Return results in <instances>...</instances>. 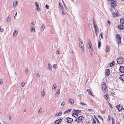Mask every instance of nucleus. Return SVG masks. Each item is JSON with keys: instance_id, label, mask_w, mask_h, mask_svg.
Listing matches in <instances>:
<instances>
[{"instance_id": "obj_21", "label": "nucleus", "mask_w": 124, "mask_h": 124, "mask_svg": "<svg viewBox=\"0 0 124 124\" xmlns=\"http://www.w3.org/2000/svg\"><path fill=\"white\" fill-rule=\"evenodd\" d=\"M59 6L61 10H63V8L61 3H60L59 4Z\"/></svg>"}, {"instance_id": "obj_15", "label": "nucleus", "mask_w": 124, "mask_h": 124, "mask_svg": "<svg viewBox=\"0 0 124 124\" xmlns=\"http://www.w3.org/2000/svg\"><path fill=\"white\" fill-rule=\"evenodd\" d=\"M35 5H36V7L37 8V10L38 11L40 10V8H39V6L38 3L37 2H36L35 3Z\"/></svg>"}, {"instance_id": "obj_29", "label": "nucleus", "mask_w": 124, "mask_h": 124, "mask_svg": "<svg viewBox=\"0 0 124 124\" xmlns=\"http://www.w3.org/2000/svg\"><path fill=\"white\" fill-rule=\"evenodd\" d=\"M62 0V1L63 2V4L64 7H65V9L66 10H67V11H68V8L66 7V5H65V4L64 2V1H63V0Z\"/></svg>"}, {"instance_id": "obj_49", "label": "nucleus", "mask_w": 124, "mask_h": 124, "mask_svg": "<svg viewBox=\"0 0 124 124\" xmlns=\"http://www.w3.org/2000/svg\"><path fill=\"white\" fill-rule=\"evenodd\" d=\"M99 32V31H95L96 34V35L97 36H98Z\"/></svg>"}, {"instance_id": "obj_11", "label": "nucleus", "mask_w": 124, "mask_h": 124, "mask_svg": "<svg viewBox=\"0 0 124 124\" xmlns=\"http://www.w3.org/2000/svg\"><path fill=\"white\" fill-rule=\"evenodd\" d=\"M109 74V70L108 69H107L105 71V75L106 76H108Z\"/></svg>"}, {"instance_id": "obj_39", "label": "nucleus", "mask_w": 124, "mask_h": 124, "mask_svg": "<svg viewBox=\"0 0 124 124\" xmlns=\"http://www.w3.org/2000/svg\"><path fill=\"white\" fill-rule=\"evenodd\" d=\"M94 117L95 119H96V120L97 121V122L99 124L100 123V122H99V120H98V119L97 117L96 116H94Z\"/></svg>"}, {"instance_id": "obj_44", "label": "nucleus", "mask_w": 124, "mask_h": 124, "mask_svg": "<svg viewBox=\"0 0 124 124\" xmlns=\"http://www.w3.org/2000/svg\"><path fill=\"white\" fill-rule=\"evenodd\" d=\"M80 104H82V105H86V104L84 103L83 102H81L80 103Z\"/></svg>"}, {"instance_id": "obj_54", "label": "nucleus", "mask_w": 124, "mask_h": 124, "mask_svg": "<svg viewBox=\"0 0 124 124\" xmlns=\"http://www.w3.org/2000/svg\"><path fill=\"white\" fill-rule=\"evenodd\" d=\"M81 52L83 53L84 52V48H83V47L82 48H81Z\"/></svg>"}, {"instance_id": "obj_60", "label": "nucleus", "mask_w": 124, "mask_h": 124, "mask_svg": "<svg viewBox=\"0 0 124 124\" xmlns=\"http://www.w3.org/2000/svg\"><path fill=\"white\" fill-rule=\"evenodd\" d=\"M2 124H7L6 122L4 121H2Z\"/></svg>"}, {"instance_id": "obj_6", "label": "nucleus", "mask_w": 124, "mask_h": 124, "mask_svg": "<svg viewBox=\"0 0 124 124\" xmlns=\"http://www.w3.org/2000/svg\"><path fill=\"white\" fill-rule=\"evenodd\" d=\"M18 3V1L17 0H14L13 4L12 7L14 8H15L16 6L17 5Z\"/></svg>"}, {"instance_id": "obj_45", "label": "nucleus", "mask_w": 124, "mask_h": 124, "mask_svg": "<svg viewBox=\"0 0 124 124\" xmlns=\"http://www.w3.org/2000/svg\"><path fill=\"white\" fill-rule=\"evenodd\" d=\"M53 67L55 69H56L57 67V65L56 64H54L53 65Z\"/></svg>"}, {"instance_id": "obj_8", "label": "nucleus", "mask_w": 124, "mask_h": 124, "mask_svg": "<svg viewBox=\"0 0 124 124\" xmlns=\"http://www.w3.org/2000/svg\"><path fill=\"white\" fill-rule=\"evenodd\" d=\"M119 70L120 72L122 73L124 72V67L123 66H121L119 69Z\"/></svg>"}, {"instance_id": "obj_7", "label": "nucleus", "mask_w": 124, "mask_h": 124, "mask_svg": "<svg viewBox=\"0 0 124 124\" xmlns=\"http://www.w3.org/2000/svg\"><path fill=\"white\" fill-rule=\"evenodd\" d=\"M66 119L67 120V122L68 123H70L73 121V119L70 117H67Z\"/></svg>"}, {"instance_id": "obj_4", "label": "nucleus", "mask_w": 124, "mask_h": 124, "mask_svg": "<svg viewBox=\"0 0 124 124\" xmlns=\"http://www.w3.org/2000/svg\"><path fill=\"white\" fill-rule=\"evenodd\" d=\"M88 45L89 46L88 47V49L90 52H91L92 51V46L91 44V43L90 41L89 42Z\"/></svg>"}, {"instance_id": "obj_20", "label": "nucleus", "mask_w": 124, "mask_h": 124, "mask_svg": "<svg viewBox=\"0 0 124 124\" xmlns=\"http://www.w3.org/2000/svg\"><path fill=\"white\" fill-rule=\"evenodd\" d=\"M71 111V109H68L67 110H66L64 112V114H65L68 113L69 112H70Z\"/></svg>"}, {"instance_id": "obj_57", "label": "nucleus", "mask_w": 124, "mask_h": 124, "mask_svg": "<svg viewBox=\"0 0 124 124\" xmlns=\"http://www.w3.org/2000/svg\"><path fill=\"white\" fill-rule=\"evenodd\" d=\"M108 105L110 106L111 108H112L113 107H112V106L111 105L110 103H109L108 104Z\"/></svg>"}, {"instance_id": "obj_51", "label": "nucleus", "mask_w": 124, "mask_h": 124, "mask_svg": "<svg viewBox=\"0 0 124 124\" xmlns=\"http://www.w3.org/2000/svg\"><path fill=\"white\" fill-rule=\"evenodd\" d=\"M45 8L46 9H48L49 8V6L47 5H46L45 6Z\"/></svg>"}, {"instance_id": "obj_2", "label": "nucleus", "mask_w": 124, "mask_h": 124, "mask_svg": "<svg viewBox=\"0 0 124 124\" xmlns=\"http://www.w3.org/2000/svg\"><path fill=\"white\" fill-rule=\"evenodd\" d=\"M116 37L118 44L121 43V38L120 35L118 34L116 35Z\"/></svg>"}, {"instance_id": "obj_1", "label": "nucleus", "mask_w": 124, "mask_h": 124, "mask_svg": "<svg viewBox=\"0 0 124 124\" xmlns=\"http://www.w3.org/2000/svg\"><path fill=\"white\" fill-rule=\"evenodd\" d=\"M123 61V58L121 56L119 57L117 59V63L119 64H121L122 63Z\"/></svg>"}, {"instance_id": "obj_23", "label": "nucleus", "mask_w": 124, "mask_h": 124, "mask_svg": "<svg viewBox=\"0 0 124 124\" xmlns=\"http://www.w3.org/2000/svg\"><path fill=\"white\" fill-rule=\"evenodd\" d=\"M94 26H93L94 27V29L95 30V31H99V29L98 28V27L97 26H96L95 25H94Z\"/></svg>"}, {"instance_id": "obj_35", "label": "nucleus", "mask_w": 124, "mask_h": 124, "mask_svg": "<svg viewBox=\"0 0 124 124\" xmlns=\"http://www.w3.org/2000/svg\"><path fill=\"white\" fill-rule=\"evenodd\" d=\"M61 122L56 120L54 123V124H59Z\"/></svg>"}, {"instance_id": "obj_47", "label": "nucleus", "mask_w": 124, "mask_h": 124, "mask_svg": "<svg viewBox=\"0 0 124 124\" xmlns=\"http://www.w3.org/2000/svg\"><path fill=\"white\" fill-rule=\"evenodd\" d=\"M25 84V82H24L23 84V83H22L21 84V85L22 86V87H24V86Z\"/></svg>"}, {"instance_id": "obj_42", "label": "nucleus", "mask_w": 124, "mask_h": 124, "mask_svg": "<svg viewBox=\"0 0 124 124\" xmlns=\"http://www.w3.org/2000/svg\"><path fill=\"white\" fill-rule=\"evenodd\" d=\"M62 117H61L59 119L57 120H58V121H60L61 122L62 121Z\"/></svg>"}, {"instance_id": "obj_58", "label": "nucleus", "mask_w": 124, "mask_h": 124, "mask_svg": "<svg viewBox=\"0 0 124 124\" xmlns=\"http://www.w3.org/2000/svg\"><path fill=\"white\" fill-rule=\"evenodd\" d=\"M56 52L57 54H59V51L58 50H57Z\"/></svg>"}, {"instance_id": "obj_46", "label": "nucleus", "mask_w": 124, "mask_h": 124, "mask_svg": "<svg viewBox=\"0 0 124 124\" xmlns=\"http://www.w3.org/2000/svg\"><path fill=\"white\" fill-rule=\"evenodd\" d=\"M76 114H75L74 116L75 117H77L78 116V112H76Z\"/></svg>"}, {"instance_id": "obj_55", "label": "nucleus", "mask_w": 124, "mask_h": 124, "mask_svg": "<svg viewBox=\"0 0 124 124\" xmlns=\"http://www.w3.org/2000/svg\"><path fill=\"white\" fill-rule=\"evenodd\" d=\"M3 82V81L2 80V79H0V84H2Z\"/></svg>"}, {"instance_id": "obj_40", "label": "nucleus", "mask_w": 124, "mask_h": 124, "mask_svg": "<svg viewBox=\"0 0 124 124\" xmlns=\"http://www.w3.org/2000/svg\"><path fill=\"white\" fill-rule=\"evenodd\" d=\"M17 33V31L16 30L14 31L13 34L15 36H16Z\"/></svg>"}, {"instance_id": "obj_16", "label": "nucleus", "mask_w": 124, "mask_h": 124, "mask_svg": "<svg viewBox=\"0 0 124 124\" xmlns=\"http://www.w3.org/2000/svg\"><path fill=\"white\" fill-rule=\"evenodd\" d=\"M69 102L71 104H73L74 103V100L72 99H70L69 100Z\"/></svg>"}, {"instance_id": "obj_63", "label": "nucleus", "mask_w": 124, "mask_h": 124, "mask_svg": "<svg viewBox=\"0 0 124 124\" xmlns=\"http://www.w3.org/2000/svg\"><path fill=\"white\" fill-rule=\"evenodd\" d=\"M9 120H11L12 119V117L11 116H9Z\"/></svg>"}, {"instance_id": "obj_32", "label": "nucleus", "mask_w": 124, "mask_h": 124, "mask_svg": "<svg viewBox=\"0 0 124 124\" xmlns=\"http://www.w3.org/2000/svg\"><path fill=\"white\" fill-rule=\"evenodd\" d=\"M79 46L81 48L83 47L84 45L82 42H81V43H80Z\"/></svg>"}, {"instance_id": "obj_48", "label": "nucleus", "mask_w": 124, "mask_h": 124, "mask_svg": "<svg viewBox=\"0 0 124 124\" xmlns=\"http://www.w3.org/2000/svg\"><path fill=\"white\" fill-rule=\"evenodd\" d=\"M65 104V102H64V101H63L61 103V105L62 106H63Z\"/></svg>"}, {"instance_id": "obj_10", "label": "nucleus", "mask_w": 124, "mask_h": 124, "mask_svg": "<svg viewBox=\"0 0 124 124\" xmlns=\"http://www.w3.org/2000/svg\"><path fill=\"white\" fill-rule=\"evenodd\" d=\"M101 86L102 88V89L104 90V91H105V90H106V89L105 88L106 85L105 83H103V84L101 85Z\"/></svg>"}, {"instance_id": "obj_61", "label": "nucleus", "mask_w": 124, "mask_h": 124, "mask_svg": "<svg viewBox=\"0 0 124 124\" xmlns=\"http://www.w3.org/2000/svg\"><path fill=\"white\" fill-rule=\"evenodd\" d=\"M62 14L63 15H64L65 14V12H64L63 11H62Z\"/></svg>"}, {"instance_id": "obj_27", "label": "nucleus", "mask_w": 124, "mask_h": 124, "mask_svg": "<svg viewBox=\"0 0 124 124\" xmlns=\"http://www.w3.org/2000/svg\"><path fill=\"white\" fill-rule=\"evenodd\" d=\"M56 84H54L53 85V86L52 88V89H54L55 90L56 89Z\"/></svg>"}, {"instance_id": "obj_37", "label": "nucleus", "mask_w": 124, "mask_h": 124, "mask_svg": "<svg viewBox=\"0 0 124 124\" xmlns=\"http://www.w3.org/2000/svg\"><path fill=\"white\" fill-rule=\"evenodd\" d=\"M42 110L41 108H39V110L38 111V114H40L42 112Z\"/></svg>"}, {"instance_id": "obj_52", "label": "nucleus", "mask_w": 124, "mask_h": 124, "mask_svg": "<svg viewBox=\"0 0 124 124\" xmlns=\"http://www.w3.org/2000/svg\"><path fill=\"white\" fill-rule=\"evenodd\" d=\"M42 94L43 96H44L45 94V93L44 91V90H43L42 92Z\"/></svg>"}, {"instance_id": "obj_59", "label": "nucleus", "mask_w": 124, "mask_h": 124, "mask_svg": "<svg viewBox=\"0 0 124 124\" xmlns=\"http://www.w3.org/2000/svg\"><path fill=\"white\" fill-rule=\"evenodd\" d=\"M102 34H103V33H101V35H100V36H101V38H102V39H103V36H102Z\"/></svg>"}, {"instance_id": "obj_19", "label": "nucleus", "mask_w": 124, "mask_h": 124, "mask_svg": "<svg viewBox=\"0 0 124 124\" xmlns=\"http://www.w3.org/2000/svg\"><path fill=\"white\" fill-rule=\"evenodd\" d=\"M111 3L112 7L113 8H115L116 6V3L114 2H112Z\"/></svg>"}, {"instance_id": "obj_26", "label": "nucleus", "mask_w": 124, "mask_h": 124, "mask_svg": "<svg viewBox=\"0 0 124 124\" xmlns=\"http://www.w3.org/2000/svg\"><path fill=\"white\" fill-rule=\"evenodd\" d=\"M60 92V89H58L56 93H55V95L56 96H58V95H59V94Z\"/></svg>"}, {"instance_id": "obj_53", "label": "nucleus", "mask_w": 124, "mask_h": 124, "mask_svg": "<svg viewBox=\"0 0 124 124\" xmlns=\"http://www.w3.org/2000/svg\"><path fill=\"white\" fill-rule=\"evenodd\" d=\"M93 26H94V25H95L97 26V24L96 23V22L94 21V20H93Z\"/></svg>"}, {"instance_id": "obj_18", "label": "nucleus", "mask_w": 124, "mask_h": 124, "mask_svg": "<svg viewBox=\"0 0 124 124\" xmlns=\"http://www.w3.org/2000/svg\"><path fill=\"white\" fill-rule=\"evenodd\" d=\"M72 112H78H78H81V110H75L74 109H73L72 110Z\"/></svg>"}, {"instance_id": "obj_12", "label": "nucleus", "mask_w": 124, "mask_h": 124, "mask_svg": "<svg viewBox=\"0 0 124 124\" xmlns=\"http://www.w3.org/2000/svg\"><path fill=\"white\" fill-rule=\"evenodd\" d=\"M116 108L119 111H121L122 107L121 106H120V105L117 106Z\"/></svg>"}, {"instance_id": "obj_56", "label": "nucleus", "mask_w": 124, "mask_h": 124, "mask_svg": "<svg viewBox=\"0 0 124 124\" xmlns=\"http://www.w3.org/2000/svg\"><path fill=\"white\" fill-rule=\"evenodd\" d=\"M36 76L38 77H39L40 76V75L39 73H37L36 74Z\"/></svg>"}, {"instance_id": "obj_38", "label": "nucleus", "mask_w": 124, "mask_h": 124, "mask_svg": "<svg viewBox=\"0 0 124 124\" xmlns=\"http://www.w3.org/2000/svg\"><path fill=\"white\" fill-rule=\"evenodd\" d=\"M11 19V17L10 16H9L7 18V22H9V21Z\"/></svg>"}, {"instance_id": "obj_34", "label": "nucleus", "mask_w": 124, "mask_h": 124, "mask_svg": "<svg viewBox=\"0 0 124 124\" xmlns=\"http://www.w3.org/2000/svg\"><path fill=\"white\" fill-rule=\"evenodd\" d=\"M104 97H105L106 100L108 99V94H106L104 96Z\"/></svg>"}, {"instance_id": "obj_50", "label": "nucleus", "mask_w": 124, "mask_h": 124, "mask_svg": "<svg viewBox=\"0 0 124 124\" xmlns=\"http://www.w3.org/2000/svg\"><path fill=\"white\" fill-rule=\"evenodd\" d=\"M111 119L112 120V124H115V122L114 121H113V118L112 117L111 118Z\"/></svg>"}, {"instance_id": "obj_43", "label": "nucleus", "mask_w": 124, "mask_h": 124, "mask_svg": "<svg viewBox=\"0 0 124 124\" xmlns=\"http://www.w3.org/2000/svg\"><path fill=\"white\" fill-rule=\"evenodd\" d=\"M98 117L99 118H100L101 120H103V118L101 116L98 115Z\"/></svg>"}, {"instance_id": "obj_62", "label": "nucleus", "mask_w": 124, "mask_h": 124, "mask_svg": "<svg viewBox=\"0 0 124 124\" xmlns=\"http://www.w3.org/2000/svg\"><path fill=\"white\" fill-rule=\"evenodd\" d=\"M76 114V112H74V113H72V116H74Z\"/></svg>"}, {"instance_id": "obj_24", "label": "nucleus", "mask_w": 124, "mask_h": 124, "mask_svg": "<svg viewBox=\"0 0 124 124\" xmlns=\"http://www.w3.org/2000/svg\"><path fill=\"white\" fill-rule=\"evenodd\" d=\"M45 28V26L44 25V24H42L41 27V30L43 31L44 30Z\"/></svg>"}, {"instance_id": "obj_33", "label": "nucleus", "mask_w": 124, "mask_h": 124, "mask_svg": "<svg viewBox=\"0 0 124 124\" xmlns=\"http://www.w3.org/2000/svg\"><path fill=\"white\" fill-rule=\"evenodd\" d=\"M25 73L26 74H27L28 73V68H26L25 69Z\"/></svg>"}, {"instance_id": "obj_64", "label": "nucleus", "mask_w": 124, "mask_h": 124, "mask_svg": "<svg viewBox=\"0 0 124 124\" xmlns=\"http://www.w3.org/2000/svg\"><path fill=\"white\" fill-rule=\"evenodd\" d=\"M0 31L1 32H3V29H1Z\"/></svg>"}, {"instance_id": "obj_13", "label": "nucleus", "mask_w": 124, "mask_h": 124, "mask_svg": "<svg viewBox=\"0 0 124 124\" xmlns=\"http://www.w3.org/2000/svg\"><path fill=\"white\" fill-rule=\"evenodd\" d=\"M120 79L124 81V75L122 74L120 75L119 77Z\"/></svg>"}, {"instance_id": "obj_14", "label": "nucleus", "mask_w": 124, "mask_h": 124, "mask_svg": "<svg viewBox=\"0 0 124 124\" xmlns=\"http://www.w3.org/2000/svg\"><path fill=\"white\" fill-rule=\"evenodd\" d=\"M62 114V111L60 112L59 113H57L55 115V116H61Z\"/></svg>"}, {"instance_id": "obj_41", "label": "nucleus", "mask_w": 124, "mask_h": 124, "mask_svg": "<svg viewBox=\"0 0 124 124\" xmlns=\"http://www.w3.org/2000/svg\"><path fill=\"white\" fill-rule=\"evenodd\" d=\"M96 123V121L93 118V121H92V124H95Z\"/></svg>"}, {"instance_id": "obj_28", "label": "nucleus", "mask_w": 124, "mask_h": 124, "mask_svg": "<svg viewBox=\"0 0 124 124\" xmlns=\"http://www.w3.org/2000/svg\"><path fill=\"white\" fill-rule=\"evenodd\" d=\"M87 91L89 93V94L90 95L93 96V95L92 94L91 92L90 89H88L87 90Z\"/></svg>"}, {"instance_id": "obj_31", "label": "nucleus", "mask_w": 124, "mask_h": 124, "mask_svg": "<svg viewBox=\"0 0 124 124\" xmlns=\"http://www.w3.org/2000/svg\"><path fill=\"white\" fill-rule=\"evenodd\" d=\"M48 69L50 71H51L52 70V67L50 65V64H48Z\"/></svg>"}, {"instance_id": "obj_3", "label": "nucleus", "mask_w": 124, "mask_h": 124, "mask_svg": "<svg viewBox=\"0 0 124 124\" xmlns=\"http://www.w3.org/2000/svg\"><path fill=\"white\" fill-rule=\"evenodd\" d=\"M83 118V116H80L75 119V121L77 122L78 123L80 122L82 120Z\"/></svg>"}, {"instance_id": "obj_22", "label": "nucleus", "mask_w": 124, "mask_h": 124, "mask_svg": "<svg viewBox=\"0 0 124 124\" xmlns=\"http://www.w3.org/2000/svg\"><path fill=\"white\" fill-rule=\"evenodd\" d=\"M110 47L109 46H107L106 47V49L105 50L106 52H108L110 50Z\"/></svg>"}, {"instance_id": "obj_17", "label": "nucleus", "mask_w": 124, "mask_h": 124, "mask_svg": "<svg viewBox=\"0 0 124 124\" xmlns=\"http://www.w3.org/2000/svg\"><path fill=\"white\" fill-rule=\"evenodd\" d=\"M120 23L122 24H124V18H121L120 19Z\"/></svg>"}, {"instance_id": "obj_9", "label": "nucleus", "mask_w": 124, "mask_h": 124, "mask_svg": "<svg viewBox=\"0 0 124 124\" xmlns=\"http://www.w3.org/2000/svg\"><path fill=\"white\" fill-rule=\"evenodd\" d=\"M118 28L120 30H124V25H119L118 26Z\"/></svg>"}, {"instance_id": "obj_30", "label": "nucleus", "mask_w": 124, "mask_h": 124, "mask_svg": "<svg viewBox=\"0 0 124 124\" xmlns=\"http://www.w3.org/2000/svg\"><path fill=\"white\" fill-rule=\"evenodd\" d=\"M114 61H112L111 63H110V67L113 66L114 65Z\"/></svg>"}, {"instance_id": "obj_36", "label": "nucleus", "mask_w": 124, "mask_h": 124, "mask_svg": "<svg viewBox=\"0 0 124 124\" xmlns=\"http://www.w3.org/2000/svg\"><path fill=\"white\" fill-rule=\"evenodd\" d=\"M101 43L100 41V40H99L98 42V47L99 48H100L101 46Z\"/></svg>"}, {"instance_id": "obj_25", "label": "nucleus", "mask_w": 124, "mask_h": 124, "mask_svg": "<svg viewBox=\"0 0 124 124\" xmlns=\"http://www.w3.org/2000/svg\"><path fill=\"white\" fill-rule=\"evenodd\" d=\"M33 27H31V32H34L35 31V28H33Z\"/></svg>"}, {"instance_id": "obj_5", "label": "nucleus", "mask_w": 124, "mask_h": 124, "mask_svg": "<svg viewBox=\"0 0 124 124\" xmlns=\"http://www.w3.org/2000/svg\"><path fill=\"white\" fill-rule=\"evenodd\" d=\"M112 15L114 17L119 16L120 14L118 12H117L116 13L113 12H112Z\"/></svg>"}]
</instances>
